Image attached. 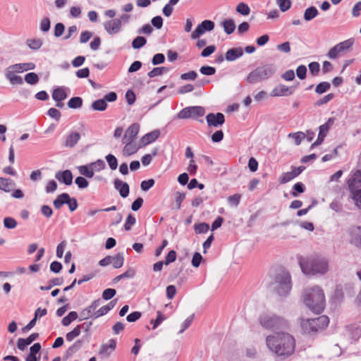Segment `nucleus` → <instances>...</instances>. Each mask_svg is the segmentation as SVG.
<instances>
[{
	"mask_svg": "<svg viewBox=\"0 0 361 361\" xmlns=\"http://www.w3.org/2000/svg\"><path fill=\"white\" fill-rule=\"evenodd\" d=\"M268 348L276 355L283 358L293 354L295 340L293 335L285 331H276L266 338Z\"/></svg>",
	"mask_w": 361,
	"mask_h": 361,
	"instance_id": "1",
	"label": "nucleus"
},
{
	"mask_svg": "<svg viewBox=\"0 0 361 361\" xmlns=\"http://www.w3.org/2000/svg\"><path fill=\"white\" fill-rule=\"evenodd\" d=\"M303 302L313 312L319 314L324 310L326 303L324 290L317 286L306 289Z\"/></svg>",
	"mask_w": 361,
	"mask_h": 361,
	"instance_id": "2",
	"label": "nucleus"
},
{
	"mask_svg": "<svg viewBox=\"0 0 361 361\" xmlns=\"http://www.w3.org/2000/svg\"><path fill=\"white\" fill-rule=\"evenodd\" d=\"M300 265L305 274H324L329 269L328 261L319 256L300 259Z\"/></svg>",
	"mask_w": 361,
	"mask_h": 361,
	"instance_id": "3",
	"label": "nucleus"
},
{
	"mask_svg": "<svg viewBox=\"0 0 361 361\" xmlns=\"http://www.w3.org/2000/svg\"><path fill=\"white\" fill-rule=\"evenodd\" d=\"M259 322L264 329L273 331L286 329L289 326L288 322L286 319L276 314H262L259 318Z\"/></svg>",
	"mask_w": 361,
	"mask_h": 361,
	"instance_id": "4",
	"label": "nucleus"
},
{
	"mask_svg": "<svg viewBox=\"0 0 361 361\" xmlns=\"http://www.w3.org/2000/svg\"><path fill=\"white\" fill-rule=\"evenodd\" d=\"M272 286L279 295L285 296L288 295L292 287L290 275L287 271H280L276 275Z\"/></svg>",
	"mask_w": 361,
	"mask_h": 361,
	"instance_id": "5",
	"label": "nucleus"
},
{
	"mask_svg": "<svg viewBox=\"0 0 361 361\" xmlns=\"http://www.w3.org/2000/svg\"><path fill=\"white\" fill-rule=\"evenodd\" d=\"M347 183L351 198L355 202V205L361 209V171L357 170L354 172Z\"/></svg>",
	"mask_w": 361,
	"mask_h": 361,
	"instance_id": "6",
	"label": "nucleus"
},
{
	"mask_svg": "<svg viewBox=\"0 0 361 361\" xmlns=\"http://www.w3.org/2000/svg\"><path fill=\"white\" fill-rule=\"evenodd\" d=\"M329 323V317L326 315H322L312 319H302L300 326L305 333L310 334L326 328Z\"/></svg>",
	"mask_w": 361,
	"mask_h": 361,
	"instance_id": "7",
	"label": "nucleus"
},
{
	"mask_svg": "<svg viewBox=\"0 0 361 361\" xmlns=\"http://www.w3.org/2000/svg\"><path fill=\"white\" fill-rule=\"evenodd\" d=\"M353 39H348L335 45L329 50V57L335 59L343 56L353 46Z\"/></svg>",
	"mask_w": 361,
	"mask_h": 361,
	"instance_id": "8",
	"label": "nucleus"
},
{
	"mask_svg": "<svg viewBox=\"0 0 361 361\" xmlns=\"http://www.w3.org/2000/svg\"><path fill=\"white\" fill-rule=\"evenodd\" d=\"M204 114V109L202 106H189L183 109L178 114V118L180 119L197 118L198 117L203 116Z\"/></svg>",
	"mask_w": 361,
	"mask_h": 361,
	"instance_id": "9",
	"label": "nucleus"
},
{
	"mask_svg": "<svg viewBox=\"0 0 361 361\" xmlns=\"http://www.w3.org/2000/svg\"><path fill=\"white\" fill-rule=\"evenodd\" d=\"M272 75L271 69H254L247 77L249 83H257L270 77Z\"/></svg>",
	"mask_w": 361,
	"mask_h": 361,
	"instance_id": "10",
	"label": "nucleus"
},
{
	"mask_svg": "<svg viewBox=\"0 0 361 361\" xmlns=\"http://www.w3.org/2000/svg\"><path fill=\"white\" fill-rule=\"evenodd\" d=\"M214 23L209 20H204L197 25L195 30L191 33V38L196 39L206 32H210L214 28Z\"/></svg>",
	"mask_w": 361,
	"mask_h": 361,
	"instance_id": "11",
	"label": "nucleus"
},
{
	"mask_svg": "<svg viewBox=\"0 0 361 361\" xmlns=\"http://www.w3.org/2000/svg\"><path fill=\"white\" fill-rule=\"evenodd\" d=\"M99 300H94L88 307L80 312L82 319H87L89 318H97V308L99 306Z\"/></svg>",
	"mask_w": 361,
	"mask_h": 361,
	"instance_id": "12",
	"label": "nucleus"
},
{
	"mask_svg": "<svg viewBox=\"0 0 361 361\" xmlns=\"http://www.w3.org/2000/svg\"><path fill=\"white\" fill-rule=\"evenodd\" d=\"M305 169L304 166H298L293 168L290 172L283 173L279 177V183L281 184L286 183L298 176H299Z\"/></svg>",
	"mask_w": 361,
	"mask_h": 361,
	"instance_id": "13",
	"label": "nucleus"
},
{
	"mask_svg": "<svg viewBox=\"0 0 361 361\" xmlns=\"http://www.w3.org/2000/svg\"><path fill=\"white\" fill-rule=\"evenodd\" d=\"M206 121L209 126L217 128L224 124L225 122V117L222 113H210L207 115Z\"/></svg>",
	"mask_w": 361,
	"mask_h": 361,
	"instance_id": "14",
	"label": "nucleus"
},
{
	"mask_svg": "<svg viewBox=\"0 0 361 361\" xmlns=\"http://www.w3.org/2000/svg\"><path fill=\"white\" fill-rule=\"evenodd\" d=\"M104 30L109 35H116L121 32L122 26L118 19H113L104 23Z\"/></svg>",
	"mask_w": 361,
	"mask_h": 361,
	"instance_id": "15",
	"label": "nucleus"
},
{
	"mask_svg": "<svg viewBox=\"0 0 361 361\" xmlns=\"http://www.w3.org/2000/svg\"><path fill=\"white\" fill-rule=\"evenodd\" d=\"M140 130V125L138 123H133L126 130L122 142L135 141L137 135Z\"/></svg>",
	"mask_w": 361,
	"mask_h": 361,
	"instance_id": "16",
	"label": "nucleus"
},
{
	"mask_svg": "<svg viewBox=\"0 0 361 361\" xmlns=\"http://www.w3.org/2000/svg\"><path fill=\"white\" fill-rule=\"evenodd\" d=\"M294 91V88L292 87H287L285 85H279L274 88L270 95L271 97H282V96H288L293 94Z\"/></svg>",
	"mask_w": 361,
	"mask_h": 361,
	"instance_id": "17",
	"label": "nucleus"
},
{
	"mask_svg": "<svg viewBox=\"0 0 361 361\" xmlns=\"http://www.w3.org/2000/svg\"><path fill=\"white\" fill-rule=\"evenodd\" d=\"M160 136L159 130H154L143 135L140 140V143L142 147H145L154 141H156Z\"/></svg>",
	"mask_w": 361,
	"mask_h": 361,
	"instance_id": "18",
	"label": "nucleus"
},
{
	"mask_svg": "<svg viewBox=\"0 0 361 361\" xmlns=\"http://www.w3.org/2000/svg\"><path fill=\"white\" fill-rule=\"evenodd\" d=\"M123 143L125 145L123 149V156L128 157L132 154H134L137 152V150L142 147L140 145H137L135 141H127V142H123Z\"/></svg>",
	"mask_w": 361,
	"mask_h": 361,
	"instance_id": "19",
	"label": "nucleus"
},
{
	"mask_svg": "<svg viewBox=\"0 0 361 361\" xmlns=\"http://www.w3.org/2000/svg\"><path fill=\"white\" fill-rule=\"evenodd\" d=\"M116 342L114 339L109 341L106 344H103L99 350V355L104 357H108L116 349Z\"/></svg>",
	"mask_w": 361,
	"mask_h": 361,
	"instance_id": "20",
	"label": "nucleus"
},
{
	"mask_svg": "<svg viewBox=\"0 0 361 361\" xmlns=\"http://www.w3.org/2000/svg\"><path fill=\"white\" fill-rule=\"evenodd\" d=\"M56 178L61 183L70 185L73 182V174L70 170L58 171L55 175Z\"/></svg>",
	"mask_w": 361,
	"mask_h": 361,
	"instance_id": "21",
	"label": "nucleus"
},
{
	"mask_svg": "<svg viewBox=\"0 0 361 361\" xmlns=\"http://www.w3.org/2000/svg\"><path fill=\"white\" fill-rule=\"evenodd\" d=\"M351 240L352 244L357 247H361V227L353 226L351 228Z\"/></svg>",
	"mask_w": 361,
	"mask_h": 361,
	"instance_id": "22",
	"label": "nucleus"
},
{
	"mask_svg": "<svg viewBox=\"0 0 361 361\" xmlns=\"http://www.w3.org/2000/svg\"><path fill=\"white\" fill-rule=\"evenodd\" d=\"M114 187L119 191V194L122 197H126L129 195V185L127 183H123L119 179L114 180Z\"/></svg>",
	"mask_w": 361,
	"mask_h": 361,
	"instance_id": "23",
	"label": "nucleus"
},
{
	"mask_svg": "<svg viewBox=\"0 0 361 361\" xmlns=\"http://www.w3.org/2000/svg\"><path fill=\"white\" fill-rule=\"evenodd\" d=\"M80 139V133L72 131L66 137L64 145L68 147H73L78 142Z\"/></svg>",
	"mask_w": 361,
	"mask_h": 361,
	"instance_id": "24",
	"label": "nucleus"
},
{
	"mask_svg": "<svg viewBox=\"0 0 361 361\" xmlns=\"http://www.w3.org/2000/svg\"><path fill=\"white\" fill-rule=\"evenodd\" d=\"M243 54V50L241 47L232 48L228 49L226 53V59L229 61H233L240 57Z\"/></svg>",
	"mask_w": 361,
	"mask_h": 361,
	"instance_id": "25",
	"label": "nucleus"
},
{
	"mask_svg": "<svg viewBox=\"0 0 361 361\" xmlns=\"http://www.w3.org/2000/svg\"><path fill=\"white\" fill-rule=\"evenodd\" d=\"M15 182L9 178L0 177V190L6 192H11L14 188Z\"/></svg>",
	"mask_w": 361,
	"mask_h": 361,
	"instance_id": "26",
	"label": "nucleus"
},
{
	"mask_svg": "<svg viewBox=\"0 0 361 361\" xmlns=\"http://www.w3.org/2000/svg\"><path fill=\"white\" fill-rule=\"evenodd\" d=\"M41 350V345L39 343H36L30 348V353L25 358L26 361H37V355L39 353Z\"/></svg>",
	"mask_w": 361,
	"mask_h": 361,
	"instance_id": "27",
	"label": "nucleus"
},
{
	"mask_svg": "<svg viewBox=\"0 0 361 361\" xmlns=\"http://www.w3.org/2000/svg\"><path fill=\"white\" fill-rule=\"evenodd\" d=\"M221 25L222 26L224 32L227 35L232 34L235 29V22L233 19H231V18H228V19L223 20L221 23Z\"/></svg>",
	"mask_w": 361,
	"mask_h": 361,
	"instance_id": "28",
	"label": "nucleus"
},
{
	"mask_svg": "<svg viewBox=\"0 0 361 361\" xmlns=\"http://www.w3.org/2000/svg\"><path fill=\"white\" fill-rule=\"evenodd\" d=\"M6 77L12 85H21L23 82V78L12 71H8L6 73Z\"/></svg>",
	"mask_w": 361,
	"mask_h": 361,
	"instance_id": "29",
	"label": "nucleus"
},
{
	"mask_svg": "<svg viewBox=\"0 0 361 361\" xmlns=\"http://www.w3.org/2000/svg\"><path fill=\"white\" fill-rule=\"evenodd\" d=\"M67 97V94L62 87H57L52 92V98L56 102H62Z\"/></svg>",
	"mask_w": 361,
	"mask_h": 361,
	"instance_id": "30",
	"label": "nucleus"
},
{
	"mask_svg": "<svg viewBox=\"0 0 361 361\" xmlns=\"http://www.w3.org/2000/svg\"><path fill=\"white\" fill-rule=\"evenodd\" d=\"M69 195L68 193H62L59 195L54 201V206L56 209H60L64 204L68 202Z\"/></svg>",
	"mask_w": 361,
	"mask_h": 361,
	"instance_id": "31",
	"label": "nucleus"
},
{
	"mask_svg": "<svg viewBox=\"0 0 361 361\" xmlns=\"http://www.w3.org/2000/svg\"><path fill=\"white\" fill-rule=\"evenodd\" d=\"M43 44V41L40 38L28 39L26 40L27 47L33 50H38Z\"/></svg>",
	"mask_w": 361,
	"mask_h": 361,
	"instance_id": "32",
	"label": "nucleus"
},
{
	"mask_svg": "<svg viewBox=\"0 0 361 361\" xmlns=\"http://www.w3.org/2000/svg\"><path fill=\"white\" fill-rule=\"evenodd\" d=\"M319 14V11L314 6L307 8L304 13V19L306 21H310Z\"/></svg>",
	"mask_w": 361,
	"mask_h": 361,
	"instance_id": "33",
	"label": "nucleus"
},
{
	"mask_svg": "<svg viewBox=\"0 0 361 361\" xmlns=\"http://www.w3.org/2000/svg\"><path fill=\"white\" fill-rule=\"evenodd\" d=\"M124 262V257L123 254L118 253L111 256V264L115 269L121 267Z\"/></svg>",
	"mask_w": 361,
	"mask_h": 361,
	"instance_id": "34",
	"label": "nucleus"
},
{
	"mask_svg": "<svg viewBox=\"0 0 361 361\" xmlns=\"http://www.w3.org/2000/svg\"><path fill=\"white\" fill-rule=\"evenodd\" d=\"M79 172L81 175L91 178L94 176V171L90 164L83 165L78 167Z\"/></svg>",
	"mask_w": 361,
	"mask_h": 361,
	"instance_id": "35",
	"label": "nucleus"
},
{
	"mask_svg": "<svg viewBox=\"0 0 361 361\" xmlns=\"http://www.w3.org/2000/svg\"><path fill=\"white\" fill-rule=\"evenodd\" d=\"M82 99L80 97H74L68 102V106L70 109H79L82 106Z\"/></svg>",
	"mask_w": 361,
	"mask_h": 361,
	"instance_id": "36",
	"label": "nucleus"
},
{
	"mask_svg": "<svg viewBox=\"0 0 361 361\" xmlns=\"http://www.w3.org/2000/svg\"><path fill=\"white\" fill-rule=\"evenodd\" d=\"M107 107V104L104 99H97L92 103V108L94 111H104Z\"/></svg>",
	"mask_w": 361,
	"mask_h": 361,
	"instance_id": "37",
	"label": "nucleus"
},
{
	"mask_svg": "<svg viewBox=\"0 0 361 361\" xmlns=\"http://www.w3.org/2000/svg\"><path fill=\"white\" fill-rule=\"evenodd\" d=\"M81 333V325H78L71 331L67 333L66 338L68 341H73L75 338L78 336Z\"/></svg>",
	"mask_w": 361,
	"mask_h": 361,
	"instance_id": "38",
	"label": "nucleus"
},
{
	"mask_svg": "<svg viewBox=\"0 0 361 361\" xmlns=\"http://www.w3.org/2000/svg\"><path fill=\"white\" fill-rule=\"evenodd\" d=\"M288 137H292L296 145H299L302 140L305 139L306 135L302 132L291 133L288 134Z\"/></svg>",
	"mask_w": 361,
	"mask_h": 361,
	"instance_id": "39",
	"label": "nucleus"
},
{
	"mask_svg": "<svg viewBox=\"0 0 361 361\" xmlns=\"http://www.w3.org/2000/svg\"><path fill=\"white\" fill-rule=\"evenodd\" d=\"M78 318V313L76 312H71L68 314L64 317L62 319V324L63 326L69 325L73 321L75 320Z\"/></svg>",
	"mask_w": 361,
	"mask_h": 361,
	"instance_id": "40",
	"label": "nucleus"
},
{
	"mask_svg": "<svg viewBox=\"0 0 361 361\" xmlns=\"http://www.w3.org/2000/svg\"><path fill=\"white\" fill-rule=\"evenodd\" d=\"M146 43L147 40L144 37L138 36L133 39L132 47L133 49H137L142 47Z\"/></svg>",
	"mask_w": 361,
	"mask_h": 361,
	"instance_id": "41",
	"label": "nucleus"
},
{
	"mask_svg": "<svg viewBox=\"0 0 361 361\" xmlns=\"http://www.w3.org/2000/svg\"><path fill=\"white\" fill-rule=\"evenodd\" d=\"M236 11L243 16H247L250 13V8L247 4L241 2L237 5Z\"/></svg>",
	"mask_w": 361,
	"mask_h": 361,
	"instance_id": "42",
	"label": "nucleus"
},
{
	"mask_svg": "<svg viewBox=\"0 0 361 361\" xmlns=\"http://www.w3.org/2000/svg\"><path fill=\"white\" fill-rule=\"evenodd\" d=\"M330 83L328 82H322L319 83L315 88V92L317 94H323L330 89Z\"/></svg>",
	"mask_w": 361,
	"mask_h": 361,
	"instance_id": "43",
	"label": "nucleus"
},
{
	"mask_svg": "<svg viewBox=\"0 0 361 361\" xmlns=\"http://www.w3.org/2000/svg\"><path fill=\"white\" fill-rule=\"evenodd\" d=\"M25 80L27 83L30 85H35L39 81L38 75L35 73H29L25 75Z\"/></svg>",
	"mask_w": 361,
	"mask_h": 361,
	"instance_id": "44",
	"label": "nucleus"
},
{
	"mask_svg": "<svg viewBox=\"0 0 361 361\" xmlns=\"http://www.w3.org/2000/svg\"><path fill=\"white\" fill-rule=\"evenodd\" d=\"M194 228L197 233H204L209 231V226L207 223H200L195 224Z\"/></svg>",
	"mask_w": 361,
	"mask_h": 361,
	"instance_id": "45",
	"label": "nucleus"
},
{
	"mask_svg": "<svg viewBox=\"0 0 361 361\" xmlns=\"http://www.w3.org/2000/svg\"><path fill=\"white\" fill-rule=\"evenodd\" d=\"M157 154V149L155 148L152 150V154H147L144 155L141 159L142 164L144 166L149 165L152 160V156L155 157Z\"/></svg>",
	"mask_w": 361,
	"mask_h": 361,
	"instance_id": "46",
	"label": "nucleus"
},
{
	"mask_svg": "<svg viewBox=\"0 0 361 361\" xmlns=\"http://www.w3.org/2000/svg\"><path fill=\"white\" fill-rule=\"evenodd\" d=\"M106 161L108 162V164L111 169L115 170L117 169L118 166V161L116 157L113 154H108L106 157Z\"/></svg>",
	"mask_w": 361,
	"mask_h": 361,
	"instance_id": "47",
	"label": "nucleus"
},
{
	"mask_svg": "<svg viewBox=\"0 0 361 361\" xmlns=\"http://www.w3.org/2000/svg\"><path fill=\"white\" fill-rule=\"evenodd\" d=\"M90 165L94 172L100 171L106 166L105 162L102 159H98L96 161L91 163Z\"/></svg>",
	"mask_w": 361,
	"mask_h": 361,
	"instance_id": "48",
	"label": "nucleus"
},
{
	"mask_svg": "<svg viewBox=\"0 0 361 361\" xmlns=\"http://www.w3.org/2000/svg\"><path fill=\"white\" fill-rule=\"evenodd\" d=\"M334 97V94L333 93H329L325 96H324L322 98L319 99L314 103V106H319L323 104H325L330 102L333 98Z\"/></svg>",
	"mask_w": 361,
	"mask_h": 361,
	"instance_id": "49",
	"label": "nucleus"
},
{
	"mask_svg": "<svg viewBox=\"0 0 361 361\" xmlns=\"http://www.w3.org/2000/svg\"><path fill=\"white\" fill-rule=\"evenodd\" d=\"M276 3L281 11L283 12L288 11L291 6L290 0H276Z\"/></svg>",
	"mask_w": 361,
	"mask_h": 361,
	"instance_id": "50",
	"label": "nucleus"
},
{
	"mask_svg": "<svg viewBox=\"0 0 361 361\" xmlns=\"http://www.w3.org/2000/svg\"><path fill=\"white\" fill-rule=\"evenodd\" d=\"M293 191L291 192L293 197H297L298 193H302L305 191L304 184L301 182L295 183L293 187Z\"/></svg>",
	"mask_w": 361,
	"mask_h": 361,
	"instance_id": "51",
	"label": "nucleus"
},
{
	"mask_svg": "<svg viewBox=\"0 0 361 361\" xmlns=\"http://www.w3.org/2000/svg\"><path fill=\"white\" fill-rule=\"evenodd\" d=\"M4 225L6 228L12 229L17 226V221L11 217H6L4 219Z\"/></svg>",
	"mask_w": 361,
	"mask_h": 361,
	"instance_id": "52",
	"label": "nucleus"
},
{
	"mask_svg": "<svg viewBox=\"0 0 361 361\" xmlns=\"http://www.w3.org/2000/svg\"><path fill=\"white\" fill-rule=\"evenodd\" d=\"M135 218L131 214H128L124 224L125 230L130 231L131 229V227L135 224Z\"/></svg>",
	"mask_w": 361,
	"mask_h": 361,
	"instance_id": "53",
	"label": "nucleus"
},
{
	"mask_svg": "<svg viewBox=\"0 0 361 361\" xmlns=\"http://www.w3.org/2000/svg\"><path fill=\"white\" fill-rule=\"evenodd\" d=\"M165 319L166 317L160 311H158L156 319L151 321V323L153 324L152 329H155Z\"/></svg>",
	"mask_w": 361,
	"mask_h": 361,
	"instance_id": "54",
	"label": "nucleus"
},
{
	"mask_svg": "<svg viewBox=\"0 0 361 361\" xmlns=\"http://www.w3.org/2000/svg\"><path fill=\"white\" fill-rule=\"evenodd\" d=\"M185 192H176L175 193V201H176L177 209H180L181 203L185 200Z\"/></svg>",
	"mask_w": 361,
	"mask_h": 361,
	"instance_id": "55",
	"label": "nucleus"
},
{
	"mask_svg": "<svg viewBox=\"0 0 361 361\" xmlns=\"http://www.w3.org/2000/svg\"><path fill=\"white\" fill-rule=\"evenodd\" d=\"M116 294V290L114 288L105 289L102 293L103 299L108 300L111 299Z\"/></svg>",
	"mask_w": 361,
	"mask_h": 361,
	"instance_id": "56",
	"label": "nucleus"
},
{
	"mask_svg": "<svg viewBox=\"0 0 361 361\" xmlns=\"http://www.w3.org/2000/svg\"><path fill=\"white\" fill-rule=\"evenodd\" d=\"M57 183L54 180H49L45 187V191L47 193L54 192L57 189Z\"/></svg>",
	"mask_w": 361,
	"mask_h": 361,
	"instance_id": "57",
	"label": "nucleus"
},
{
	"mask_svg": "<svg viewBox=\"0 0 361 361\" xmlns=\"http://www.w3.org/2000/svg\"><path fill=\"white\" fill-rule=\"evenodd\" d=\"M126 99L127 103L129 105L133 104L136 99V97H135L134 92L131 90H128L126 93Z\"/></svg>",
	"mask_w": 361,
	"mask_h": 361,
	"instance_id": "58",
	"label": "nucleus"
},
{
	"mask_svg": "<svg viewBox=\"0 0 361 361\" xmlns=\"http://www.w3.org/2000/svg\"><path fill=\"white\" fill-rule=\"evenodd\" d=\"M176 259V252L174 250H171L169 252L165 258L164 264L168 265L171 262H173Z\"/></svg>",
	"mask_w": 361,
	"mask_h": 361,
	"instance_id": "59",
	"label": "nucleus"
},
{
	"mask_svg": "<svg viewBox=\"0 0 361 361\" xmlns=\"http://www.w3.org/2000/svg\"><path fill=\"white\" fill-rule=\"evenodd\" d=\"M75 183L78 185L79 188H85L88 186V181L82 176L77 177L75 178Z\"/></svg>",
	"mask_w": 361,
	"mask_h": 361,
	"instance_id": "60",
	"label": "nucleus"
},
{
	"mask_svg": "<svg viewBox=\"0 0 361 361\" xmlns=\"http://www.w3.org/2000/svg\"><path fill=\"white\" fill-rule=\"evenodd\" d=\"M50 29V20L48 18H44L40 22V30L42 32H48Z\"/></svg>",
	"mask_w": 361,
	"mask_h": 361,
	"instance_id": "61",
	"label": "nucleus"
},
{
	"mask_svg": "<svg viewBox=\"0 0 361 361\" xmlns=\"http://www.w3.org/2000/svg\"><path fill=\"white\" fill-rule=\"evenodd\" d=\"M47 114L51 117L54 118L56 121H59L61 118V112L55 109V108H51L48 110Z\"/></svg>",
	"mask_w": 361,
	"mask_h": 361,
	"instance_id": "62",
	"label": "nucleus"
},
{
	"mask_svg": "<svg viewBox=\"0 0 361 361\" xmlns=\"http://www.w3.org/2000/svg\"><path fill=\"white\" fill-rule=\"evenodd\" d=\"M141 316H142V314L140 312L135 311V312H133L129 314L127 316L126 319L129 322H134L137 321V319H139L141 317Z\"/></svg>",
	"mask_w": 361,
	"mask_h": 361,
	"instance_id": "63",
	"label": "nucleus"
},
{
	"mask_svg": "<svg viewBox=\"0 0 361 361\" xmlns=\"http://www.w3.org/2000/svg\"><path fill=\"white\" fill-rule=\"evenodd\" d=\"M241 198V195L239 194H235L231 195L228 198V202L233 206H238Z\"/></svg>",
	"mask_w": 361,
	"mask_h": 361,
	"instance_id": "64",
	"label": "nucleus"
}]
</instances>
